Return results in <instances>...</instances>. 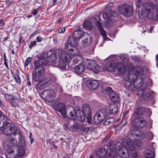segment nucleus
Here are the masks:
<instances>
[{"label": "nucleus", "instance_id": "obj_32", "mask_svg": "<svg viewBox=\"0 0 158 158\" xmlns=\"http://www.w3.org/2000/svg\"><path fill=\"white\" fill-rule=\"evenodd\" d=\"M19 135V144H20V145H19L18 147H23V149L24 150V146L25 144V139L23 137L22 135L19 132V131L18 133Z\"/></svg>", "mask_w": 158, "mask_h": 158}, {"label": "nucleus", "instance_id": "obj_45", "mask_svg": "<svg viewBox=\"0 0 158 158\" xmlns=\"http://www.w3.org/2000/svg\"><path fill=\"white\" fill-rule=\"evenodd\" d=\"M9 103L11 104L12 106H15L18 103L17 100H16L13 96L11 98V99L9 101Z\"/></svg>", "mask_w": 158, "mask_h": 158}, {"label": "nucleus", "instance_id": "obj_52", "mask_svg": "<svg viewBox=\"0 0 158 158\" xmlns=\"http://www.w3.org/2000/svg\"><path fill=\"white\" fill-rule=\"evenodd\" d=\"M141 0H138L136 1L135 2L136 6L138 8H140L141 6Z\"/></svg>", "mask_w": 158, "mask_h": 158}, {"label": "nucleus", "instance_id": "obj_26", "mask_svg": "<svg viewBox=\"0 0 158 158\" xmlns=\"http://www.w3.org/2000/svg\"><path fill=\"white\" fill-rule=\"evenodd\" d=\"M106 158H116L117 156V152L115 148L108 150Z\"/></svg>", "mask_w": 158, "mask_h": 158}, {"label": "nucleus", "instance_id": "obj_33", "mask_svg": "<svg viewBox=\"0 0 158 158\" xmlns=\"http://www.w3.org/2000/svg\"><path fill=\"white\" fill-rule=\"evenodd\" d=\"M144 156L146 158H154L155 154L154 153L150 150H146L143 152Z\"/></svg>", "mask_w": 158, "mask_h": 158}, {"label": "nucleus", "instance_id": "obj_62", "mask_svg": "<svg viewBox=\"0 0 158 158\" xmlns=\"http://www.w3.org/2000/svg\"><path fill=\"white\" fill-rule=\"evenodd\" d=\"M27 82L26 85H27V86L28 87H29L31 85V82L30 81V79L29 78V77H27Z\"/></svg>", "mask_w": 158, "mask_h": 158}, {"label": "nucleus", "instance_id": "obj_29", "mask_svg": "<svg viewBox=\"0 0 158 158\" xmlns=\"http://www.w3.org/2000/svg\"><path fill=\"white\" fill-rule=\"evenodd\" d=\"M73 65L74 68H71L74 69L75 72L77 73L81 74L85 70V67L82 64L76 66L74 65L73 64Z\"/></svg>", "mask_w": 158, "mask_h": 158}, {"label": "nucleus", "instance_id": "obj_40", "mask_svg": "<svg viewBox=\"0 0 158 158\" xmlns=\"http://www.w3.org/2000/svg\"><path fill=\"white\" fill-rule=\"evenodd\" d=\"M49 62L55 64L56 58L55 54L52 53L48 57Z\"/></svg>", "mask_w": 158, "mask_h": 158}, {"label": "nucleus", "instance_id": "obj_7", "mask_svg": "<svg viewBox=\"0 0 158 158\" xmlns=\"http://www.w3.org/2000/svg\"><path fill=\"white\" fill-rule=\"evenodd\" d=\"M148 85H145L142 86L139 91V94L141 95L142 99L144 100L150 101L153 98V92L149 89H147Z\"/></svg>", "mask_w": 158, "mask_h": 158}, {"label": "nucleus", "instance_id": "obj_10", "mask_svg": "<svg viewBox=\"0 0 158 158\" xmlns=\"http://www.w3.org/2000/svg\"><path fill=\"white\" fill-rule=\"evenodd\" d=\"M117 16V13L111 9L107 10H104L103 14L102 17L104 19L107 18L108 20L105 22V25L107 27H109L112 25L110 24L111 21L110 18L112 17H115Z\"/></svg>", "mask_w": 158, "mask_h": 158}, {"label": "nucleus", "instance_id": "obj_60", "mask_svg": "<svg viewBox=\"0 0 158 158\" xmlns=\"http://www.w3.org/2000/svg\"><path fill=\"white\" fill-rule=\"evenodd\" d=\"M132 59L136 63L139 62V59L136 56H134L132 58Z\"/></svg>", "mask_w": 158, "mask_h": 158}, {"label": "nucleus", "instance_id": "obj_64", "mask_svg": "<svg viewBox=\"0 0 158 158\" xmlns=\"http://www.w3.org/2000/svg\"><path fill=\"white\" fill-rule=\"evenodd\" d=\"M110 136L107 135L105 139H104L103 141V143H106L107 141L109 140V139L110 138Z\"/></svg>", "mask_w": 158, "mask_h": 158}, {"label": "nucleus", "instance_id": "obj_39", "mask_svg": "<svg viewBox=\"0 0 158 158\" xmlns=\"http://www.w3.org/2000/svg\"><path fill=\"white\" fill-rule=\"evenodd\" d=\"M37 57L39 59V60H37V61H40V62H43V60H44V63H45L44 64V66L46 65V61L44 59L46 58L47 57L45 56V53H42L40 55H38L37 56Z\"/></svg>", "mask_w": 158, "mask_h": 158}, {"label": "nucleus", "instance_id": "obj_27", "mask_svg": "<svg viewBox=\"0 0 158 158\" xmlns=\"http://www.w3.org/2000/svg\"><path fill=\"white\" fill-rule=\"evenodd\" d=\"M118 111V106L115 104H111L109 107V114H116Z\"/></svg>", "mask_w": 158, "mask_h": 158}, {"label": "nucleus", "instance_id": "obj_36", "mask_svg": "<svg viewBox=\"0 0 158 158\" xmlns=\"http://www.w3.org/2000/svg\"><path fill=\"white\" fill-rule=\"evenodd\" d=\"M134 79H131L130 81H128L126 82L125 83V86L126 88H130L132 87L131 90L133 91V89H134V87H133L134 85Z\"/></svg>", "mask_w": 158, "mask_h": 158}, {"label": "nucleus", "instance_id": "obj_37", "mask_svg": "<svg viewBox=\"0 0 158 158\" xmlns=\"http://www.w3.org/2000/svg\"><path fill=\"white\" fill-rule=\"evenodd\" d=\"M139 131L138 129L134 128L131 131V135L134 139H136V137L139 136Z\"/></svg>", "mask_w": 158, "mask_h": 158}, {"label": "nucleus", "instance_id": "obj_1", "mask_svg": "<svg viewBox=\"0 0 158 158\" xmlns=\"http://www.w3.org/2000/svg\"><path fill=\"white\" fill-rule=\"evenodd\" d=\"M43 62H41V64L40 61H34V70L35 71L32 73L33 80L36 82H40L42 79L45 72V69L44 67V64L45 63Z\"/></svg>", "mask_w": 158, "mask_h": 158}, {"label": "nucleus", "instance_id": "obj_17", "mask_svg": "<svg viewBox=\"0 0 158 158\" xmlns=\"http://www.w3.org/2000/svg\"><path fill=\"white\" fill-rule=\"evenodd\" d=\"M19 144V143L17 142L15 139L13 138L10 137L6 140L3 144L4 146H8L9 148L10 146H11L12 148H13L15 149H16V148H18Z\"/></svg>", "mask_w": 158, "mask_h": 158}, {"label": "nucleus", "instance_id": "obj_5", "mask_svg": "<svg viewBox=\"0 0 158 158\" xmlns=\"http://www.w3.org/2000/svg\"><path fill=\"white\" fill-rule=\"evenodd\" d=\"M81 30L75 31L72 35L69 36L68 39L65 43V45L69 46H76L80 39V35L81 34Z\"/></svg>", "mask_w": 158, "mask_h": 158}, {"label": "nucleus", "instance_id": "obj_41", "mask_svg": "<svg viewBox=\"0 0 158 158\" xmlns=\"http://www.w3.org/2000/svg\"><path fill=\"white\" fill-rule=\"evenodd\" d=\"M81 125L77 123H74L72 127H70V129L73 132H77L80 129Z\"/></svg>", "mask_w": 158, "mask_h": 158}, {"label": "nucleus", "instance_id": "obj_20", "mask_svg": "<svg viewBox=\"0 0 158 158\" xmlns=\"http://www.w3.org/2000/svg\"><path fill=\"white\" fill-rule=\"evenodd\" d=\"M88 64L87 67L89 69L92 70L94 72L97 73L98 71L100 69V67L99 65H96L95 67H93L94 65L96 64V62L93 60H87Z\"/></svg>", "mask_w": 158, "mask_h": 158}, {"label": "nucleus", "instance_id": "obj_2", "mask_svg": "<svg viewBox=\"0 0 158 158\" xmlns=\"http://www.w3.org/2000/svg\"><path fill=\"white\" fill-rule=\"evenodd\" d=\"M142 7L141 14L140 15L142 18L146 17L149 19L153 18L154 16V4L145 3L143 4Z\"/></svg>", "mask_w": 158, "mask_h": 158}, {"label": "nucleus", "instance_id": "obj_4", "mask_svg": "<svg viewBox=\"0 0 158 158\" xmlns=\"http://www.w3.org/2000/svg\"><path fill=\"white\" fill-rule=\"evenodd\" d=\"M25 154V150L22 147H18L16 149L12 148L6 155V158H21Z\"/></svg>", "mask_w": 158, "mask_h": 158}, {"label": "nucleus", "instance_id": "obj_9", "mask_svg": "<svg viewBox=\"0 0 158 158\" xmlns=\"http://www.w3.org/2000/svg\"><path fill=\"white\" fill-rule=\"evenodd\" d=\"M117 9L120 13L126 16L129 17L133 14V8L129 4H124L118 7Z\"/></svg>", "mask_w": 158, "mask_h": 158}, {"label": "nucleus", "instance_id": "obj_56", "mask_svg": "<svg viewBox=\"0 0 158 158\" xmlns=\"http://www.w3.org/2000/svg\"><path fill=\"white\" fill-rule=\"evenodd\" d=\"M113 6V3H110L108 4H107L105 10L110 9H111L110 8L112 7Z\"/></svg>", "mask_w": 158, "mask_h": 158}, {"label": "nucleus", "instance_id": "obj_51", "mask_svg": "<svg viewBox=\"0 0 158 158\" xmlns=\"http://www.w3.org/2000/svg\"><path fill=\"white\" fill-rule=\"evenodd\" d=\"M4 97L6 100L10 101L11 98L13 97V96L12 95H10L8 94H5L4 95Z\"/></svg>", "mask_w": 158, "mask_h": 158}, {"label": "nucleus", "instance_id": "obj_30", "mask_svg": "<svg viewBox=\"0 0 158 158\" xmlns=\"http://www.w3.org/2000/svg\"><path fill=\"white\" fill-rule=\"evenodd\" d=\"M106 154V151L105 148H100L97 152L96 157L97 158H104Z\"/></svg>", "mask_w": 158, "mask_h": 158}, {"label": "nucleus", "instance_id": "obj_42", "mask_svg": "<svg viewBox=\"0 0 158 158\" xmlns=\"http://www.w3.org/2000/svg\"><path fill=\"white\" fill-rule=\"evenodd\" d=\"M75 46H69V45H65V47L66 49V50L68 51L70 53L71 55H74V53H73V52L74 51L73 48H74V47Z\"/></svg>", "mask_w": 158, "mask_h": 158}, {"label": "nucleus", "instance_id": "obj_22", "mask_svg": "<svg viewBox=\"0 0 158 158\" xmlns=\"http://www.w3.org/2000/svg\"><path fill=\"white\" fill-rule=\"evenodd\" d=\"M99 85L98 81L96 80L89 81L87 82V86L88 88L94 90L96 89Z\"/></svg>", "mask_w": 158, "mask_h": 158}, {"label": "nucleus", "instance_id": "obj_15", "mask_svg": "<svg viewBox=\"0 0 158 158\" xmlns=\"http://www.w3.org/2000/svg\"><path fill=\"white\" fill-rule=\"evenodd\" d=\"M105 93H108L109 97L111 100L114 102L118 103L120 101V98L116 94L114 91H111L112 89L110 87H108L105 88Z\"/></svg>", "mask_w": 158, "mask_h": 158}, {"label": "nucleus", "instance_id": "obj_8", "mask_svg": "<svg viewBox=\"0 0 158 158\" xmlns=\"http://www.w3.org/2000/svg\"><path fill=\"white\" fill-rule=\"evenodd\" d=\"M82 112L80 110L81 117L82 116L84 118V122L86 118L87 122L90 123L92 122L91 111L89 106L87 104H84L82 106Z\"/></svg>", "mask_w": 158, "mask_h": 158}, {"label": "nucleus", "instance_id": "obj_11", "mask_svg": "<svg viewBox=\"0 0 158 158\" xmlns=\"http://www.w3.org/2000/svg\"><path fill=\"white\" fill-rule=\"evenodd\" d=\"M145 114H151L150 110L148 108L143 106H139L136 108L133 112V114L135 117H143Z\"/></svg>", "mask_w": 158, "mask_h": 158}, {"label": "nucleus", "instance_id": "obj_6", "mask_svg": "<svg viewBox=\"0 0 158 158\" xmlns=\"http://www.w3.org/2000/svg\"><path fill=\"white\" fill-rule=\"evenodd\" d=\"M108 114L107 110L106 108H103L99 110L94 115V122L97 124L101 123L106 118Z\"/></svg>", "mask_w": 158, "mask_h": 158}, {"label": "nucleus", "instance_id": "obj_61", "mask_svg": "<svg viewBox=\"0 0 158 158\" xmlns=\"http://www.w3.org/2000/svg\"><path fill=\"white\" fill-rule=\"evenodd\" d=\"M89 26V23L87 21H85L83 23V26L85 27H88Z\"/></svg>", "mask_w": 158, "mask_h": 158}, {"label": "nucleus", "instance_id": "obj_19", "mask_svg": "<svg viewBox=\"0 0 158 158\" xmlns=\"http://www.w3.org/2000/svg\"><path fill=\"white\" fill-rule=\"evenodd\" d=\"M144 79V77L141 76H138L137 78L134 80V85L133 87H134V89H133V91H135L136 89L141 87L142 85L143 86L144 85V86L146 84H143V80Z\"/></svg>", "mask_w": 158, "mask_h": 158}, {"label": "nucleus", "instance_id": "obj_12", "mask_svg": "<svg viewBox=\"0 0 158 158\" xmlns=\"http://www.w3.org/2000/svg\"><path fill=\"white\" fill-rule=\"evenodd\" d=\"M81 34L80 35V39H81L83 36L85 37L84 40H82L81 44V48H85L88 46L92 42V36L87 33H83L81 30Z\"/></svg>", "mask_w": 158, "mask_h": 158}, {"label": "nucleus", "instance_id": "obj_57", "mask_svg": "<svg viewBox=\"0 0 158 158\" xmlns=\"http://www.w3.org/2000/svg\"><path fill=\"white\" fill-rule=\"evenodd\" d=\"M123 78L126 81V82L128 81H130V78L129 74L124 75L123 76Z\"/></svg>", "mask_w": 158, "mask_h": 158}, {"label": "nucleus", "instance_id": "obj_35", "mask_svg": "<svg viewBox=\"0 0 158 158\" xmlns=\"http://www.w3.org/2000/svg\"><path fill=\"white\" fill-rule=\"evenodd\" d=\"M120 148V149L118 152V155L123 158H128L129 156V154L128 151H127V152H126L123 151V149H122L121 148Z\"/></svg>", "mask_w": 158, "mask_h": 158}, {"label": "nucleus", "instance_id": "obj_44", "mask_svg": "<svg viewBox=\"0 0 158 158\" xmlns=\"http://www.w3.org/2000/svg\"><path fill=\"white\" fill-rule=\"evenodd\" d=\"M114 119L113 118H109L106 119L103 122V124L105 125H109L114 122Z\"/></svg>", "mask_w": 158, "mask_h": 158}, {"label": "nucleus", "instance_id": "obj_31", "mask_svg": "<svg viewBox=\"0 0 158 158\" xmlns=\"http://www.w3.org/2000/svg\"><path fill=\"white\" fill-rule=\"evenodd\" d=\"M55 64L56 66L60 69H65L66 67V63L61 58L59 59Z\"/></svg>", "mask_w": 158, "mask_h": 158}, {"label": "nucleus", "instance_id": "obj_25", "mask_svg": "<svg viewBox=\"0 0 158 158\" xmlns=\"http://www.w3.org/2000/svg\"><path fill=\"white\" fill-rule=\"evenodd\" d=\"M11 122L10 119L7 118L4 114H3L0 118V124L2 123V126L6 127L9 125Z\"/></svg>", "mask_w": 158, "mask_h": 158}, {"label": "nucleus", "instance_id": "obj_3", "mask_svg": "<svg viewBox=\"0 0 158 158\" xmlns=\"http://www.w3.org/2000/svg\"><path fill=\"white\" fill-rule=\"evenodd\" d=\"M67 116L68 118L71 119H74L77 117L78 120L81 122H84V117H81L80 109L77 108L75 111L73 107L70 106L68 108H66Z\"/></svg>", "mask_w": 158, "mask_h": 158}, {"label": "nucleus", "instance_id": "obj_58", "mask_svg": "<svg viewBox=\"0 0 158 158\" xmlns=\"http://www.w3.org/2000/svg\"><path fill=\"white\" fill-rule=\"evenodd\" d=\"M43 38L40 36H38L36 38V41L38 42H40L43 41Z\"/></svg>", "mask_w": 158, "mask_h": 158}, {"label": "nucleus", "instance_id": "obj_50", "mask_svg": "<svg viewBox=\"0 0 158 158\" xmlns=\"http://www.w3.org/2000/svg\"><path fill=\"white\" fill-rule=\"evenodd\" d=\"M154 8L155 10L156 18L158 19V4H154Z\"/></svg>", "mask_w": 158, "mask_h": 158}, {"label": "nucleus", "instance_id": "obj_63", "mask_svg": "<svg viewBox=\"0 0 158 158\" xmlns=\"http://www.w3.org/2000/svg\"><path fill=\"white\" fill-rule=\"evenodd\" d=\"M38 10L37 9L34 10L31 12V13L34 15H35L37 14Z\"/></svg>", "mask_w": 158, "mask_h": 158}, {"label": "nucleus", "instance_id": "obj_14", "mask_svg": "<svg viewBox=\"0 0 158 158\" xmlns=\"http://www.w3.org/2000/svg\"><path fill=\"white\" fill-rule=\"evenodd\" d=\"M54 91L50 89H48L43 90L40 94L41 97L45 101L51 102L54 100V97L52 94Z\"/></svg>", "mask_w": 158, "mask_h": 158}, {"label": "nucleus", "instance_id": "obj_24", "mask_svg": "<svg viewBox=\"0 0 158 158\" xmlns=\"http://www.w3.org/2000/svg\"><path fill=\"white\" fill-rule=\"evenodd\" d=\"M143 68L139 65L135 67L132 69L133 74L138 76L142 75L143 74Z\"/></svg>", "mask_w": 158, "mask_h": 158}, {"label": "nucleus", "instance_id": "obj_59", "mask_svg": "<svg viewBox=\"0 0 158 158\" xmlns=\"http://www.w3.org/2000/svg\"><path fill=\"white\" fill-rule=\"evenodd\" d=\"M111 68L112 71H113L115 69V67L113 66V63H110L109 64V66L108 68V69L109 70V69Z\"/></svg>", "mask_w": 158, "mask_h": 158}, {"label": "nucleus", "instance_id": "obj_49", "mask_svg": "<svg viewBox=\"0 0 158 158\" xmlns=\"http://www.w3.org/2000/svg\"><path fill=\"white\" fill-rule=\"evenodd\" d=\"M32 59L31 57H29L27 58L25 61L24 66L25 67H27L28 66L29 64L32 61Z\"/></svg>", "mask_w": 158, "mask_h": 158}, {"label": "nucleus", "instance_id": "obj_13", "mask_svg": "<svg viewBox=\"0 0 158 158\" xmlns=\"http://www.w3.org/2000/svg\"><path fill=\"white\" fill-rule=\"evenodd\" d=\"M147 124L146 121L142 117H137L132 121V126L138 129L143 128L145 127Z\"/></svg>", "mask_w": 158, "mask_h": 158}, {"label": "nucleus", "instance_id": "obj_23", "mask_svg": "<svg viewBox=\"0 0 158 158\" xmlns=\"http://www.w3.org/2000/svg\"><path fill=\"white\" fill-rule=\"evenodd\" d=\"M129 144L127 148L126 151H128L129 154L130 153L132 158H139L138 156L137 152L135 150L133 145H131V146L129 147Z\"/></svg>", "mask_w": 158, "mask_h": 158}, {"label": "nucleus", "instance_id": "obj_21", "mask_svg": "<svg viewBox=\"0 0 158 158\" xmlns=\"http://www.w3.org/2000/svg\"><path fill=\"white\" fill-rule=\"evenodd\" d=\"M96 24L101 35L103 36V39L105 40H106L107 37L106 32L105 30L103 28L102 23L99 21H97Z\"/></svg>", "mask_w": 158, "mask_h": 158}, {"label": "nucleus", "instance_id": "obj_28", "mask_svg": "<svg viewBox=\"0 0 158 158\" xmlns=\"http://www.w3.org/2000/svg\"><path fill=\"white\" fill-rule=\"evenodd\" d=\"M11 71L16 83L19 84H20L21 81L19 75V71L16 69H13V71L11 70Z\"/></svg>", "mask_w": 158, "mask_h": 158}, {"label": "nucleus", "instance_id": "obj_54", "mask_svg": "<svg viewBox=\"0 0 158 158\" xmlns=\"http://www.w3.org/2000/svg\"><path fill=\"white\" fill-rule=\"evenodd\" d=\"M65 28L63 27H60L58 30V31L59 33H62L64 32L65 31Z\"/></svg>", "mask_w": 158, "mask_h": 158}, {"label": "nucleus", "instance_id": "obj_46", "mask_svg": "<svg viewBox=\"0 0 158 158\" xmlns=\"http://www.w3.org/2000/svg\"><path fill=\"white\" fill-rule=\"evenodd\" d=\"M123 67V63L122 62L117 63L116 65V68L118 71H120Z\"/></svg>", "mask_w": 158, "mask_h": 158}, {"label": "nucleus", "instance_id": "obj_16", "mask_svg": "<svg viewBox=\"0 0 158 158\" xmlns=\"http://www.w3.org/2000/svg\"><path fill=\"white\" fill-rule=\"evenodd\" d=\"M10 126V127L4 129L3 130V132L6 135H10L13 134L15 136L16 133H18L19 130L15 124H12Z\"/></svg>", "mask_w": 158, "mask_h": 158}, {"label": "nucleus", "instance_id": "obj_43", "mask_svg": "<svg viewBox=\"0 0 158 158\" xmlns=\"http://www.w3.org/2000/svg\"><path fill=\"white\" fill-rule=\"evenodd\" d=\"M119 144V145H121V144L119 142H117L116 144L115 145H114V143H113L112 141L110 140L108 142V146H109V148H110V149H112L113 148H116V145Z\"/></svg>", "mask_w": 158, "mask_h": 158}, {"label": "nucleus", "instance_id": "obj_55", "mask_svg": "<svg viewBox=\"0 0 158 158\" xmlns=\"http://www.w3.org/2000/svg\"><path fill=\"white\" fill-rule=\"evenodd\" d=\"M63 129L66 131L69 130V127L68 123H66L63 126Z\"/></svg>", "mask_w": 158, "mask_h": 158}, {"label": "nucleus", "instance_id": "obj_34", "mask_svg": "<svg viewBox=\"0 0 158 158\" xmlns=\"http://www.w3.org/2000/svg\"><path fill=\"white\" fill-rule=\"evenodd\" d=\"M51 82L52 81H51L50 77L46 76H44L40 82V84L43 85H46L48 83L50 85L51 84Z\"/></svg>", "mask_w": 158, "mask_h": 158}, {"label": "nucleus", "instance_id": "obj_18", "mask_svg": "<svg viewBox=\"0 0 158 158\" xmlns=\"http://www.w3.org/2000/svg\"><path fill=\"white\" fill-rule=\"evenodd\" d=\"M56 110L61 113L63 118L66 117V109L65 108V105L64 103L58 102L56 105Z\"/></svg>", "mask_w": 158, "mask_h": 158}, {"label": "nucleus", "instance_id": "obj_53", "mask_svg": "<svg viewBox=\"0 0 158 158\" xmlns=\"http://www.w3.org/2000/svg\"><path fill=\"white\" fill-rule=\"evenodd\" d=\"M37 43L35 41H31L30 43V44L29 45V48L31 49V48L34 46H35L36 45Z\"/></svg>", "mask_w": 158, "mask_h": 158}, {"label": "nucleus", "instance_id": "obj_47", "mask_svg": "<svg viewBox=\"0 0 158 158\" xmlns=\"http://www.w3.org/2000/svg\"><path fill=\"white\" fill-rule=\"evenodd\" d=\"M81 59V57L79 56L73 57L72 60L71 61L73 62V64L75 65V64L80 61V60Z\"/></svg>", "mask_w": 158, "mask_h": 158}, {"label": "nucleus", "instance_id": "obj_48", "mask_svg": "<svg viewBox=\"0 0 158 158\" xmlns=\"http://www.w3.org/2000/svg\"><path fill=\"white\" fill-rule=\"evenodd\" d=\"M80 129L82 131L86 132L89 130L90 127H86L84 125H81Z\"/></svg>", "mask_w": 158, "mask_h": 158}, {"label": "nucleus", "instance_id": "obj_38", "mask_svg": "<svg viewBox=\"0 0 158 158\" xmlns=\"http://www.w3.org/2000/svg\"><path fill=\"white\" fill-rule=\"evenodd\" d=\"M64 59L66 62L68 63V66L70 68H74L73 65V62L71 61L72 58H71L69 55L65 56Z\"/></svg>", "mask_w": 158, "mask_h": 158}]
</instances>
